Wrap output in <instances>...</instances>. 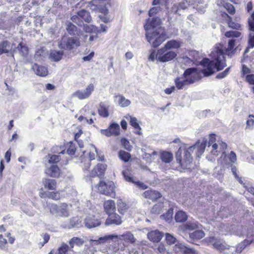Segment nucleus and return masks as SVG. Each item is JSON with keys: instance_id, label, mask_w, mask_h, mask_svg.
Wrapping results in <instances>:
<instances>
[{"instance_id": "79ce46f5", "label": "nucleus", "mask_w": 254, "mask_h": 254, "mask_svg": "<svg viewBox=\"0 0 254 254\" xmlns=\"http://www.w3.org/2000/svg\"><path fill=\"white\" fill-rule=\"evenodd\" d=\"M0 250L3 252L8 251L7 241L1 234H0Z\"/></svg>"}, {"instance_id": "c756f323", "label": "nucleus", "mask_w": 254, "mask_h": 254, "mask_svg": "<svg viewBox=\"0 0 254 254\" xmlns=\"http://www.w3.org/2000/svg\"><path fill=\"white\" fill-rule=\"evenodd\" d=\"M57 252L58 254H76L73 250L65 243L62 244Z\"/></svg>"}, {"instance_id": "f8f14e48", "label": "nucleus", "mask_w": 254, "mask_h": 254, "mask_svg": "<svg viewBox=\"0 0 254 254\" xmlns=\"http://www.w3.org/2000/svg\"><path fill=\"white\" fill-rule=\"evenodd\" d=\"M100 132L107 137L118 136L120 133V126L115 123H112L107 129H101Z\"/></svg>"}, {"instance_id": "ddd939ff", "label": "nucleus", "mask_w": 254, "mask_h": 254, "mask_svg": "<svg viewBox=\"0 0 254 254\" xmlns=\"http://www.w3.org/2000/svg\"><path fill=\"white\" fill-rule=\"evenodd\" d=\"M254 243V235L253 231H249L247 234V238L241 243L239 244L236 249L234 248L236 253H241L246 247L252 243Z\"/></svg>"}, {"instance_id": "39448f33", "label": "nucleus", "mask_w": 254, "mask_h": 254, "mask_svg": "<svg viewBox=\"0 0 254 254\" xmlns=\"http://www.w3.org/2000/svg\"><path fill=\"white\" fill-rule=\"evenodd\" d=\"M80 45L79 39L76 37L64 36L58 43L59 47L63 50L70 51Z\"/></svg>"}, {"instance_id": "bf43d9fd", "label": "nucleus", "mask_w": 254, "mask_h": 254, "mask_svg": "<svg viewBox=\"0 0 254 254\" xmlns=\"http://www.w3.org/2000/svg\"><path fill=\"white\" fill-rule=\"evenodd\" d=\"M230 67L227 68L224 71L219 73L216 75V78L217 79H222L225 77L230 72Z\"/></svg>"}, {"instance_id": "f03ea898", "label": "nucleus", "mask_w": 254, "mask_h": 254, "mask_svg": "<svg viewBox=\"0 0 254 254\" xmlns=\"http://www.w3.org/2000/svg\"><path fill=\"white\" fill-rule=\"evenodd\" d=\"M114 239H117L118 243H122L125 247L128 246L130 244L134 243L135 241L133 235L130 232H127L123 235L119 236L109 235L95 239H90L89 240V243L91 245H98L104 243L109 240H113Z\"/></svg>"}, {"instance_id": "a18cd8bd", "label": "nucleus", "mask_w": 254, "mask_h": 254, "mask_svg": "<svg viewBox=\"0 0 254 254\" xmlns=\"http://www.w3.org/2000/svg\"><path fill=\"white\" fill-rule=\"evenodd\" d=\"M173 214V210L172 209H170L165 214L162 215L161 216V218L162 219L165 220L167 222L170 223L172 219Z\"/></svg>"}, {"instance_id": "f3484780", "label": "nucleus", "mask_w": 254, "mask_h": 254, "mask_svg": "<svg viewBox=\"0 0 254 254\" xmlns=\"http://www.w3.org/2000/svg\"><path fill=\"white\" fill-rule=\"evenodd\" d=\"M248 22L249 29L251 31L249 35V46L250 48H253L254 47V12L252 14Z\"/></svg>"}, {"instance_id": "dca6fc26", "label": "nucleus", "mask_w": 254, "mask_h": 254, "mask_svg": "<svg viewBox=\"0 0 254 254\" xmlns=\"http://www.w3.org/2000/svg\"><path fill=\"white\" fill-rule=\"evenodd\" d=\"M101 221L94 215H89L85 219L84 224L88 228H94L101 224Z\"/></svg>"}, {"instance_id": "e433bc0d", "label": "nucleus", "mask_w": 254, "mask_h": 254, "mask_svg": "<svg viewBox=\"0 0 254 254\" xmlns=\"http://www.w3.org/2000/svg\"><path fill=\"white\" fill-rule=\"evenodd\" d=\"M173 156V154L169 152H163L161 154V159L166 163H169L172 161Z\"/></svg>"}, {"instance_id": "2f4dec72", "label": "nucleus", "mask_w": 254, "mask_h": 254, "mask_svg": "<svg viewBox=\"0 0 254 254\" xmlns=\"http://www.w3.org/2000/svg\"><path fill=\"white\" fill-rule=\"evenodd\" d=\"M181 46V42L179 40H172L168 41L164 45L165 48L169 50L178 49Z\"/></svg>"}, {"instance_id": "864d4df0", "label": "nucleus", "mask_w": 254, "mask_h": 254, "mask_svg": "<svg viewBox=\"0 0 254 254\" xmlns=\"http://www.w3.org/2000/svg\"><path fill=\"white\" fill-rule=\"evenodd\" d=\"M47 195L49 198H51L55 200H58L60 199V194L58 191L49 192Z\"/></svg>"}, {"instance_id": "0eeeda50", "label": "nucleus", "mask_w": 254, "mask_h": 254, "mask_svg": "<svg viewBox=\"0 0 254 254\" xmlns=\"http://www.w3.org/2000/svg\"><path fill=\"white\" fill-rule=\"evenodd\" d=\"M208 242L213 246L215 249L223 254L233 253L234 251V247L230 246L224 241L214 237L209 238Z\"/></svg>"}, {"instance_id": "7ed1b4c3", "label": "nucleus", "mask_w": 254, "mask_h": 254, "mask_svg": "<svg viewBox=\"0 0 254 254\" xmlns=\"http://www.w3.org/2000/svg\"><path fill=\"white\" fill-rule=\"evenodd\" d=\"M227 147V145L225 142L219 139L216 140L215 134L210 135L208 148L210 150V155L213 156L212 158L217 156L219 153H222L221 158H223L225 159L226 155L224 151Z\"/></svg>"}, {"instance_id": "aec40b11", "label": "nucleus", "mask_w": 254, "mask_h": 254, "mask_svg": "<svg viewBox=\"0 0 254 254\" xmlns=\"http://www.w3.org/2000/svg\"><path fill=\"white\" fill-rule=\"evenodd\" d=\"M198 228H199V224L194 220L189 221L186 224H182L179 228V230L183 232L187 230L192 231Z\"/></svg>"}, {"instance_id": "bb28decb", "label": "nucleus", "mask_w": 254, "mask_h": 254, "mask_svg": "<svg viewBox=\"0 0 254 254\" xmlns=\"http://www.w3.org/2000/svg\"><path fill=\"white\" fill-rule=\"evenodd\" d=\"M143 196L146 198L154 201L161 197L159 192L154 190H148L143 193Z\"/></svg>"}, {"instance_id": "9b49d317", "label": "nucleus", "mask_w": 254, "mask_h": 254, "mask_svg": "<svg viewBox=\"0 0 254 254\" xmlns=\"http://www.w3.org/2000/svg\"><path fill=\"white\" fill-rule=\"evenodd\" d=\"M94 85L89 84L85 89L78 90L73 93V96L78 98L79 100H83L88 98L94 91Z\"/></svg>"}, {"instance_id": "09e8293b", "label": "nucleus", "mask_w": 254, "mask_h": 254, "mask_svg": "<svg viewBox=\"0 0 254 254\" xmlns=\"http://www.w3.org/2000/svg\"><path fill=\"white\" fill-rule=\"evenodd\" d=\"M241 35V33L238 31H230L225 33V36L228 38L231 37H240Z\"/></svg>"}, {"instance_id": "72a5a7b5", "label": "nucleus", "mask_w": 254, "mask_h": 254, "mask_svg": "<svg viewBox=\"0 0 254 254\" xmlns=\"http://www.w3.org/2000/svg\"><path fill=\"white\" fill-rule=\"evenodd\" d=\"M63 55V51L54 50L51 52L50 58L53 61L58 62L62 59Z\"/></svg>"}, {"instance_id": "49530a36", "label": "nucleus", "mask_w": 254, "mask_h": 254, "mask_svg": "<svg viewBox=\"0 0 254 254\" xmlns=\"http://www.w3.org/2000/svg\"><path fill=\"white\" fill-rule=\"evenodd\" d=\"M66 30L70 35H75L77 31V27L71 22H67L66 24Z\"/></svg>"}, {"instance_id": "f257e3e1", "label": "nucleus", "mask_w": 254, "mask_h": 254, "mask_svg": "<svg viewBox=\"0 0 254 254\" xmlns=\"http://www.w3.org/2000/svg\"><path fill=\"white\" fill-rule=\"evenodd\" d=\"M200 65L202 66V69L188 68L182 76L176 78L175 80V87L179 90L183 89L185 86L200 79L202 74L204 76H208L216 70H222L226 66L223 53L220 50H217L216 57L213 60L204 58L201 61Z\"/></svg>"}, {"instance_id": "37998d69", "label": "nucleus", "mask_w": 254, "mask_h": 254, "mask_svg": "<svg viewBox=\"0 0 254 254\" xmlns=\"http://www.w3.org/2000/svg\"><path fill=\"white\" fill-rule=\"evenodd\" d=\"M83 241L82 240V239L77 237H73L69 241V245L72 249L73 248L74 245L77 246H81L83 244Z\"/></svg>"}, {"instance_id": "3c124183", "label": "nucleus", "mask_w": 254, "mask_h": 254, "mask_svg": "<svg viewBox=\"0 0 254 254\" xmlns=\"http://www.w3.org/2000/svg\"><path fill=\"white\" fill-rule=\"evenodd\" d=\"M122 146L127 151H131L132 146L128 140L126 138H122L121 140Z\"/></svg>"}, {"instance_id": "338daca9", "label": "nucleus", "mask_w": 254, "mask_h": 254, "mask_svg": "<svg viewBox=\"0 0 254 254\" xmlns=\"http://www.w3.org/2000/svg\"><path fill=\"white\" fill-rule=\"evenodd\" d=\"M94 34H89V35H85V38L86 40V39L89 37V42H91L93 41H95L98 38L97 32L96 33H94Z\"/></svg>"}, {"instance_id": "7c9ffc66", "label": "nucleus", "mask_w": 254, "mask_h": 254, "mask_svg": "<svg viewBox=\"0 0 254 254\" xmlns=\"http://www.w3.org/2000/svg\"><path fill=\"white\" fill-rule=\"evenodd\" d=\"M43 184L45 188L50 190H54L57 187V181L54 179H44L43 180Z\"/></svg>"}, {"instance_id": "052dcab7", "label": "nucleus", "mask_w": 254, "mask_h": 254, "mask_svg": "<svg viewBox=\"0 0 254 254\" xmlns=\"http://www.w3.org/2000/svg\"><path fill=\"white\" fill-rule=\"evenodd\" d=\"M21 208L24 212L28 215L33 216L34 215V212L30 209V207H27L26 205L23 204L21 206Z\"/></svg>"}, {"instance_id": "a211bd4d", "label": "nucleus", "mask_w": 254, "mask_h": 254, "mask_svg": "<svg viewBox=\"0 0 254 254\" xmlns=\"http://www.w3.org/2000/svg\"><path fill=\"white\" fill-rule=\"evenodd\" d=\"M173 250L176 253H182L184 254L192 253L196 254V252L192 249L188 247L183 243H178L174 247Z\"/></svg>"}, {"instance_id": "e2e57ef3", "label": "nucleus", "mask_w": 254, "mask_h": 254, "mask_svg": "<svg viewBox=\"0 0 254 254\" xmlns=\"http://www.w3.org/2000/svg\"><path fill=\"white\" fill-rule=\"evenodd\" d=\"M61 159L60 156L57 155H53L51 156L49 162L52 163H56Z\"/></svg>"}, {"instance_id": "c9c22d12", "label": "nucleus", "mask_w": 254, "mask_h": 254, "mask_svg": "<svg viewBox=\"0 0 254 254\" xmlns=\"http://www.w3.org/2000/svg\"><path fill=\"white\" fill-rule=\"evenodd\" d=\"M78 15L81 19H83L86 22H90L91 21V17L89 12L84 9H82L77 12Z\"/></svg>"}, {"instance_id": "4be33fe9", "label": "nucleus", "mask_w": 254, "mask_h": 254, "mask_svg": "<svg viewBox=\"0 0 254 254\" xmlns=\"http://www.w3.org/2000/svg\"><path fill=\"white\" fill-rule=\"evenodd\" d=\"M207 144L206 140L203 139L202 140H199L194 144L195 149H196V155L197 157L201 156L204 151Z\"/></svg>"}, {"instance_id": "6e6d98bb", "label": "nucleus", "mask_w": 254, "mask_h": 254, "mask_svg": "<svg viewBox=\"0 0 254 254\" xmlns=\"http://www.w3.org/2000/svg\"><path fill=\"white\" fill-rule=\"evenodd\" d=\"M254 127V116L250 115L249 119L247 121L246 128L249 129H252Z\"/></svg>"}, {"instance_id": "f704fd0d", "label": "nucleus", "mask_w": 254, "mask_h": 254, "mask_svg": "<svg viewBox=\"0 0 254 254\" xmlns=\"http://www.w3.org/2000/svg\"><path fill=\"white\" fill-rule=\"evenodd\" d=\"M187 215L183 211L177 212L175 216L176 222L178 223L184 222L187 220Z\"/></svg>"}, {"instance_id": "5fc2aeb1", "label": "nucleus", "mask_w": 254, "mask_h": 254, "mask_svg": "<svg viewBox=\"0 0 254 254\" xmlns=\"http://www.w3.org/2000/svg\"><path fill=\"white\" fill-rule=\"evenodd\" d=\"M223 5L230 14H234L235 13V9L232 4L225 3L223 4Z\"/></svg>"}, {"instance_id": "423d86ee", "label": "nucleus", "mask_w": 254, "mask_h": 254, "mask_svg": "<svg viewBox=\"0 0 254 254\" xmlns=\"http://www.w3.org/2000/svg\"><path fill=\"white\" fill-rule=\"evenodd\" d=\"M161 29H156L152 32H146L145 35L147 41L152 44L154 48H156L161 45L166 39L165 34L163 32L160 33L159 30Z\"/></svg>"}, {"instance_id": "1a4fd4ad", "label": "nucleus", "mask_w": 254, "mask_h": 254, "mask_svg": "<svg viewBox=\"0 0 254 254\" xmlns=\"http://www.w3.org/2000/svg\"><path fill=\"white\" fill-rule=\"evenodd\" d=\"M114 188V183L112 181H100L97 186V189L100 193L110 196L115 195Z\"/></svg>"}, {"instance_id": "4c0bfd02", "label": "nucleus", "mask_w": 254, "mask_h": 254, "mask_svg": "<svg viewBox=\"0 0 254 254\" xmlns=\"http://www.w3.org/2000/svg\"><path fill=\"white\" fill-rule=\"evenodd\" d=\"M126 119L129 120L130 125L136 129L141 130V128L139 126L137 120L136 118L127 115L126 117Z\"/></svg>"}, {"instance_id": "a19ab883", "label": "nucleus", "mask_w": 254, "mask_h": 254, "mask_svg": "<svg viewBox=\"0 0 254 254\" xmlns=\"http://www.w3.org/2000/svg\"><path fill=\"white\" fill-rule=\"evenodd\" d=\"M119 100L118 103L119 105L122 107H126L128 106L130 103L131 102L126 99L124 96L120 95L118 96Z\"/></svg>"}, {"instance_id": "58836bf2", "label": "nucleus", "mask_w": 254, "mask_h": 254, "mask_svg": "<svg viewBox=\"0 0 254 254\" xmlns=\"http://www.w3.org/2000/svg\"><path fill=\"white\" fill-rule=\"evenodd\" d=\"M18 51L20 54L23 57H26L28 53V49L27 47L23 45L22 43H20L17 46H16L15 52Z\"/></svg>"}, {"instance_id": "473e14b6", "label": "nucleus", "mask_w": 254, "mask_h": 254, "mask_svg": "<svg viewBox=\"0 0 254 254\" xmlns=\"http://www.w3.org/2000/svg\"><path fill=\"white\" fill-rule=\"evenodd\" d=\"M204 236V233L202 230H196L190 234V239L191 241L199 240Z\"/></svg>"}, {"instance_id": "de8ad7c7", "label": "nucleus", "mask_w": 254, "mask_h": 254, "mask_svg": "<svg viewBox=\"0 0 254 254\" xmlns=\"http://www.w3.org/2000/svg\"><path fill=\"white\" fill-rule=\"evenodd\" d=\"M119 158L125 162H127L130 158V154L126 151L121 150L119 153Z\"/></svg>"}, {"instance_id": "412c9836", "label": "nucleus", "mask_w": 254, "mask_h": 254, "mask_svg": "<svg viewBox=\"0 0 254 254\" xmlns=\"http://www.w3.org/2000/svg\"><path fill=\"white\" fill-rule=\"evenodd\" d=\"M109 215V217L106 219L105 225L108 226L111 224H116L117 225H121L122 221L121 217L117 213H113Z\"/></svg>"}, {"instance_id": "c85d7f7f", "label": "nucleus", "mask_w": 254, "mask_h": 254, "mask_svg": "<svg viewBox=\"0 0 254 254\" xmlns=\"http://www.w3.org/2000/svg\"><path fill=\"white\" fill-rule=\"evenodd\" d=\"M122 173H123L124 178L126 181H127L129 182H132V183H134L138 187H139V188H140L142 190H145L147 188V185L142 182H140L139 181L134 182L133 181V178L132 177H131L130 176L127 175V173L126 171H123Z\"/></svg>"}, {"instance_id": "13d9d810", "label": "nucleus", "mask_w": 254, "mask_h": 254, "mask_svg": "<svg viewBox=\"0 0 254 254\" xmlns=\"http://www.w3.org/2000/svg\"><path fill=\"white\" fill-rule=\"evenodd\" d=\"M80 19H81V18L80 17V16L78 14L77 15H73L71 17V20L73 22L75 23L79 26H81L83 25V22H82V21Z\"/></svg>"}, {"instance_id": "cd10ccee", "label": "nucleus", "mask_w": 254, "mask_h": 254, "mask_svg": "<svg viewBox=\"0 0 254 254\" xmlns=\"http://www.w3.org/2000/svg\"><path fill=\"white\" fill-rule=\"evenodd\" d=\"M45 173L47 175L51 177L57 178L60 176V170L57 165H53L47 169L45 171Z\"/></svg>"}, {"instance_id": "ea45409f", "label": "nucleus", "mask_w": 254, "mask_h": 254, "mask_svg": "<svg viewBox=\"0 0 254 254\" xmlns=\"http://www.w3.org/2000/svg\"><path fill=\"white\" fill-rule=\"evenodd\" d=\"M118 211L121 214H124L127 209V204L122 199H119L117 201Z\"/></svg>"}, {"instance_id": "774afa93", "label": "nucleus", "mask_w": 254, "mask_h": 254, "mask_svg": "<svg viewBox=\"0 0 254 254\" xmlns=\"http://www.w3.org/2000/svg\"><path fill=\"white\" fill-rule=\"evenodd\" d=\"M229 160L232 163H235L237 160V157L236 154L234 151H231L228 155Z\"/></svg>"}, {"instance_id": "6e6552de", "label": "nucleus", "mask_w": 254, "mask_h": 254, "mask_svg": "<svg viewBox=\"0 0 254 254\" xmlns=\"http://www.w3.org/2000/svg\"><path fill=\"white\" fill-rule=\"evenodd\" d=\"M177 56L175 52L170 51L163 47L158 50L157 61L161 63L167 62L173 60Z\"/></svg>"}, {"instance_id": "c03bdc74", "label": "nucleus", "mask_w": 254, "mask_h": 254, "mask_svg": "<svg viewBox=\"0 0 254 254\" xmlns=\"http://www.w3.org/2000/svg\"><path fill=\"white\" fill-rule=\"evenodd\" d=\"M83 29L85 32L90 33H96L97 31V27L91 24H84Z\"/></svg>"}, {"instance_id": "a878e982", "label": "nucleus", "mask_w": 254, "mask_h": 254, "mask_svg": "<svg viewBox=\"0 0 254 254\" xmlns=\"http://www.w3.org/2000/svg\"><path fill=\"white\" fill-rule=\"evenodd\" d=\"M109 107L105 103L101 102L98 109L99 115L103 118L108 117L109 116Z\"/></svg>"}, {"instance_id": "9d476101", "label": "nucleus", "mask_w": 254, "mask_h": 254, "mask_svg": "<svg viewBox=\"0 0 254 254\" xmlns=\"http://www.w3.org/2000/svg\"><path fill=\"white\" fill-rule=\"evenodd\" d=\"M108 0H93L91 1L88 6L92 10L99 11L102 13H106L107 8L106 4Z\"/></svg>"}, {"instance_id": "2eb2a0df", "label": "nucleus", "mask_w": 254, "mask_h": 254, "mask_svg": "<svg viewBox=\"0 0 254 254\" xmlns=\"http://www.w3.org/2000/svg\"><path fill=\"white\" fill-rule=\"evenodd\" d=\"M161 23V19L158 17L148 18L146 20L145 24L144 25V28L146 32H150V30H152L153 31L154 30V28L160 25Z\"/></svg>"}, {"instance_id": "69168bd1", "label": "nucleus", "mask_w": 254, "mask_h": 254, "mask_svg": "<svg viewBox=\"0 0 254 254\" xmlns=\"http://www.w3.org/2000/svg\"><path fill=\"white\" fill-rule=\"evenodd\" d=\"M235 40H233V39H232V40H230L228 42V48H227V50L226 51V52L227 53H228V55H229V51L232 50L234 47V46H235Z\"/></svg>"}, {"instance_id": "b1692460", "label": "nucleus", "mask_w": 254, "mask_h": 254, "mask_svg": "<svg viewBox=\"0 0 254 254\" xmlns=\"http://www.w3.org/2000/svg\"><path fill=\"white\" fill-rule=\"evenodd\" d=\"M32 68L35 72V74L39 76H46L48 73L47 67L44 66L39 65L36 64H35L32 65Z\"/></svg>"}, {"instance_id": "4468645a", "label": "nucleus", "mask_w": 254, "mask_h": 254, "mask_svg": "<svg viewBox=\"0 0 254 254\" xmlns=\"http://www.w3.org/2000/svg\"><path fill=\"white\" fill-rule=\"evenodd\" d=\"M16 45L7 40L2 41L0 43V55L4 53H13L15 52Z\"/></svg>"}, {"instance_id": "603ef678", "label": "nucleus", "mask_w": 254, "mask_h": 254, "mask_svg": "<svg viewBox=\"0 0 254 254\" xmlns=\"http://www.w3.org/2000/svg\"><path fill=\"white\" fill-rule=\"evenodd\" d=\"M67 145L68 146V148H67L66 150V153L69 155H73L75 153V150H76V147L74 144H73L71 142H69Z\"/></svg>"}, {"instance_id": "680f3d73", "label": "nucleus", "mask_w": 254, "mask_h": 254, "mask_svg": "<svg viewBox=\"0 0 254 254\" xmlns=\"http://www.w3.org/2000/svg\"><path fill=\"white\" fill-rule=\"evenodd\" d=\"M158 52L156 53L155 50H151L150 51V54L149 56L148 60L151 62H154L156 59L157 61Z\"/></svg>"}, {"instance_id": "0e129e2a", "label": "nucleus", "mask_w": 254, "mask_h": 254, "mask_svg": "<svg viewBox=\"0 0 254 254\" xmlns=\"http://www.w3.org/2000/svg\"><path fill=\"white\" fill-rule=\"evenodd\" d=\"M162 204L158 203L154 205L152 209V212L156 213H159L162 208Z\"/></svg>"}, {"instance_id": "6ab92c4d", "label": "nucleus", "mask_w": 254, "mask_h": 254, "mask_svg": "<svg viewBox=\"0 0 254 254\" xmlns=\"http://www.w3.org/2000/svg\"><path fill=\"white\" fill-rule=\"evenodd\" d=\"M106 169V166L103 164H98L96 167H95L91 172H89L87 175L91 177L95 176L101 177L102 176Z\"/></svg>"}, {"instance_id": "8fccbe9b", "label": "nucleus", "mask_w": 254, "mask_h": 254, "mask_svg": "<svg viewBox=\"0 0 254 254\" xmlns=\"http://www.w3.org/2000/svg\"><path fill=\"white\" fill-rule=\"evenodd\" d=\"M166 240L167 242V243L169 245H171L175 243V242L177 241L176 238L172 235L169 234V233H166Z\"/></svg>"}, {"instance_id": "5701e85b", "label": "nucleus", "mask_w": 254, "mask_h": 254, "mask_svg": "<svg viewBox=\"0 0 254 254\" xmlns=\"http://www.w3.org/2000/svg\"><path fill=\"white\" fill-rule=\"evenodd\" d=\"M147 237L150 241L153 242H158L161 240L163 234L159 230H155L148 232Z\"/></svg>"}, {"instance_id": "393cba45", "label": "nucleus", "mask_w": 254, "mask_h": 254, "mask_svg": "<svg viewBox=\"0 0 254 254\" xmlns=\"http://www.w3.org/2000/svg\"><path fill=\"white\" fill-rule=\"evenodd\" d=\"M104 208L108 215L114 213L116 211V205L114 201L113 200L105 201L104 203Z\"/></svg>"}, {"instance_id": "4d7b16f0", "label": "nucleus", "mask_w": 254, "mask_h": 254, "mask_svg": "<svg viewBox=\"0 0 254 254\" xmlns=\"http://www.w3.org/2000/svg\"><path fill=\"white\" fill-rule=\"evenodd\" d=\"M227 23L229 27L234 29L241 30V25L238 23L232 21V19L228 20Z\"/></svg>"}, {"instance_id": "20e7f679", "label": "nucleus", "mask_w": 254, "mask_h": 254, "mask_svg": "<svg viewBox=\"0 0 254 254\" xmlns=\"http://www.w3.org/2000/svg\"><path fill=\"white\" fill-rule=\"evenodd\" d=\"M70 204L66 203H61L59 204H51L49 206L50 213L56 218H67L71 214Z\"/></svg>"}]
</instances>
